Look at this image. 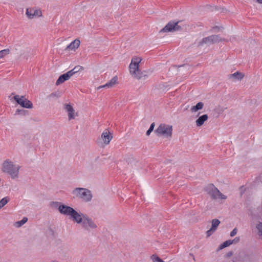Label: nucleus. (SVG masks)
I'll return each instance as SVG.
<instances>
[{
  "label": "nucleus",
  "instance_id": "obj_31",
  "mask_svg": "<svg viewBox=\"0 0 262 262\" xmlns=\"http://www.w3.org/2000/svg\"><path fill=\"white\" fill-rule=\"evenodd\" d=\"M142 59L140 57H134L131 62H134L135 64L139 65L140 62L141 61Z\"/></svg>",
  "mask_w": 262,
  "mask_h": 262
},
{
  "label": "nucleus",
  "instance_id": "obj_10",
  "mask_svg": "<svg viewBox=\"0 0 262 262\" xmlns=\"http://www.w3.org/2000/svg\"><path fill=\"white\" fill-rule=\"evenodd\" d=\"M13 99L23 107L31 108L33 107L32 103L30 100L25 98L23 96L19 97L18 95H15L13 97Z\"/></svg>",
  "mask_w": 262,
  "mask_h": 262
},
{
  "label": "nucleus",
  "instance_id": "obj_26",
  "mask_svg": "<svg viewBox=\"0 0 262 262\" xmlns=\"http://www.w3.org/2000/svg\"><path fill=\"white\" fill-rule=\"evenodd\" d=\"M152 262H165L161 259L157 254H153L150 256Z\"/></svg>",
  "mask_w": 262,
  "mask_h": 262
},
{
  "label": "nucleus",
  "instance_id": "obj_4",
  "mask_svg": "<svg viewBox=\"0 0 262 262\" xmlns=\"http://www.w3.org/2000/svg\"><path fill=\"white\" fill-rule=\"evenodd\" d=\"M155 132L157 136H161L165 138H171L172 132V125L161 124L155 130Z\"/></svg>",
  "mask_w": 262,
  "mask_h": 262
},
{
  "label": "nucleus",
  "instance_id": "obj_18",
  "mask_svg": "<svg viewBox=\"0 0 262 262\" xmlns=\"http://www.w3.org/2000/svg\"><path fill=\"white\" fill-rule=\"evenodd\" d=\"M244 77V74L239 72H236L229 75V78L234 80H241Z\"/></svg>",
  "mask_w": 262,
  "mask_h": 262
},
{
  "label": "nucleus",
  "instance_id": "obj_29",
  "mask_svg": "<svg viewBox=\"0 0 262 262\" xmlns=\"http://www.w3.org/2000/svg\"><path fill=\"white\" fill-rule=\"evenodd\" d=\"M256 228L258 231V235L262 237V223L259 222L256 226Z\"/></svg>",
  "mask_w": 262,
  "mask_h": 262
},
{
  "label": "nucleus",
  "instance_id": "obj_33",
  "mask_svg": "<svg viewBox=\"0 0 262 262\" xmlns=\"http://www.w3.org/2000/svg\"><path fill=\"white\" fill-rule=\"evenodd\" d=\"M66 73L67 75H68L69 78H70L74 74H75L72 69Z\"/></svg>",
  "mask_w": 262,
  "mask_h": 262
},
{
  "label": "nucleus",
  "instance_id": "obj_27",
  "mask_svg": "<svg viewBox=\"0 0 262 262\" xmlns=\"http://www.w3.org/2000/svg\"><path fill=\"white\" fill-rule=\"evenodd\" d=\"M28 221L27 217H24L21 221L16 222L15 223V226L17 227H20L25 224Z\"/></svg>",
  "mask_w": 262,
  "mask_h": 262
},
{
  "label": "nucleus",
  "instance_id": "obj_34",
  "mask_svg": "<svg viewBox=\"0 0 262 262\" xmlns=\"http://www.w3.org/2000/svg\"><path fill=\"white\" fill-rule=\"evenodd\" d=\"M237 229L236 228H235L231 232H230V236L231 237H233L234 236L235 234H236L237 233Z\"/></svg>",
  "mask_w": 262,
  "mask_h": 262
},
{
  "label": "nucleus",
  "instance_id": "obj_9",
  "mask_svg": "<svg viewBox=\"0 0 262 262\" xmlns=\"http://www.w3.org/2000/svg\"><path fill=\"white\" fill-rule=\"evenodd\" d=\"M178 24L179 21H170L160 30V32H171L180 31L182 28Z\"/></svg>",
  "mask_w": 262,
  "mask_h": 262
},
{
  "label": "nucleus",
  "instance_id": "obj_30",
  "mask_svg": "<svg viewBox=\"0 0 262 262\" xmlns=\"http://www.w3.org/2000/svg\"><path fill=\"white\" fill-rule=\"evenodd\" d=\"M84 69V68L81 66H75L72 70L75 73H76L78 72L81 71Z\"/></svg>",
  "mask_w": 262,
  "mask_h": 262
},
{
  "label": "nucleus",
  "instance_id": "obj_17",
  "mask_svg": "<svg viewBox=\"0 0 262 262\" xmlns=\"http://www.w3.org/2000/svg\"><path fill=\"white\" fill-rule=\"evenodd\" d=\"M208 115L207 114L203 115L199 117L195 121L196 125L198 127L202 126L205 121L208 119Z\"/></svg>",
  "mask_w": 262,
  "mask_h": 262
},
{
  "label": "nucleus",
  "instance_id": "obj_37",
  "mask_svg": "<svg viewBox=\"0 0 262 262\" xmlns=\"http://www.w3.org/2000/svg\"><path fill=\"white\" fill-rule=\"evenodd\" d=\"M233 255V252L232 251L231 252H228L227 254H226V256L227 257H230L231 256V255Z\"/></svg>",
  "mask_w": 262,
  "mask_h": 262
},
{
  "label": "nucleus",
  "instance_id": "obj_14",
  "mask_svg": "<svg viewBox=\"0 0 262 262\" xmlns=\"http://www.w3.org/2000/svg\"><path fill=\"white\" fill-rule=\"evenodd\" d=\"M134 78H136V79L138 80H140L142 81H145L146 80L148 77V72L146 71H144L142 72L139 71L134 76Z\"/></svg>",
  "mask_w": 262,
  "mask_h": 262
},
{
  "label": "nucleus",
  "instance_id": "obj_23",
  "mask_svg": "<svg viewBox=\"0 0 262 262\" xmlns=\"http://www.w3.org/2000/svg\"><path fill=\"white\" fill-rule=\"evenodd\" d=\"M62 203L56 201H52L50 203V206L55 209H57L59 211V207H61Z\"/></svg>",
  "mask_w": 262,
  "mask_h": 262
},
{
  "label": "nucleus",
  "instance_id": "obj_22",
  "mask_svg": "<svg viewBox=\"0 0 262 262\" xmlns=\"http://www.w3.org/2000/svg\"><path fill=\"white\" fill-rule=\"evenodd\" d=\"M60 96L61 95L59 92H55L48 96L47 98L51 101H54L59 98Z\"/></svg>",
  "mask_w": 262,
  "mask_h": 262
},
{
  "label": "nucleus",
  "instance_id": "obj_25",
  "mask_svg": "<svg viewBox=\"0 0 262 262\" xmlns=\"http://www.w3.org/2000/svg\"><path fill=\"white\" fill-rule=\"evenodd\" d=\"M10 201L9 196H6L0 200V209L6 205Z\"/></svg>",
  "mask_w": 262,
  "mask_h": 262
},
{
  "label": "nucleus",
  "instance_id": "obj_20",
  "mask_svg": "<svg viewBox=\"0 0 262 262\" xmlns=\"http://www.w3.org/2000/svg\"><path fill=\"white\" fill-rule=\"evenodd\" d=\"M117 83L118 77L117 76H115L105 84V86H107V88H112Z\"/></svg>",
  "mask_w": 262,
  "mask_h": 262
},
{
  "label": "nucleus",
  "instance_id": "obj_5",
  "mask_svg": "<svg viewBox=\"0 0 262 262\" xmlns=\"http://www.w3.org/2000/svg\"><path fill=\"white\" fill-rule=\"evenodd\" d=\"M59 212L61 214L69 216L70 219L74 222L79 211H77L72 207L62 204L61 207H59Z\"/></svg>",
  "mask_w": 262,
  "mask_h": 262
},
{
  "label": "nucleus",
  "instance_id": "obj_11",
  "mask_svg": "<svg viewBox=\"0 0 262 262\" xmlns=\"http://www.w3.org/2000/svg\"><path fill=\"white\" fill-rule=\"evenodd\" d=\"M26 15L28 18H38L42 15L41 11L36 8H29L26 10Z\"/></svg>",
  "mask_w": 262,
  "mask_h": 262
},
{
  "label": "nucleus",
  "instance_id": "obj_16",
  "mask_svg": "<svg viewBox=\"0 0 262 262\" xmlns=\"http://www.w3.org/2000/svg\"><path fill=\"white\" fill-rule=\"evenodd\" d=\"M139 65L135 64L131 62L129 64V72L130 74L134 77L139 71Z\"/></svg>",
  "mask_w": 262,
  "mask_h": 262
},
{
  "label": "nucleus",
  "instance_id": "obj_6",
  "mask_svg": "<svg viewBox=\"0 0 262 262\" xmlns=\"http://www.w3.org/2000/svg\"><path fill=\"white\" fill-rule=\"evenodd\" d=\"M113 139V135L110 130L105 129L102 133L101 136L97 140V144L101 147H104L108 145Z\"/></svg>",
  "mask_w": 262,
  "mask_h": 262
},
{
  "label": "nucleus",
  "instance_id": "obj_32",
  "mask_svg": "<svg viewBox=\"0 0 262 262\" xmlns=\"http://www.w3.org/2000/svg\"><path fill=\"white\" fill-rule=\"evenodd\" d=\"M154 127H155V123H152L150 126L149 128L146 132V134L147 136H149L150 135V134L151 133V132H152V130H154Z\"/></svg>",
  "mask_w": 262,
  "mask_h": 262
},
{
  "label": "nucleus",
  "instance_id": "obj_24",
  "mask_svg": "<svg viewBox=\"0 0 262 262\" xmlns=\"http://www.w3.org/2000/svg\"><path fill=\"white\" fill-rule=\"evenodd\" d=\"M232 243H233V241L231 240V239H229V240H227L225 242H224L223 244H222L219 248V250H221V249H223L229 246H230V245H231Z\"/></svg>",
  "mask_w": 262,
  "mask_h": 262
},
{
  "label": "nucleus",
  "instance_id": "obj_12",
  "mask_svg": "<svg viewBox=\"0 0 262 262\" xmlns=\"http://www.w3.org/2000/svg\"><path fill=\"white\" fill-rule=\"evenodd\" d=\"M211 227L206 232L207 237L210 236L217 229V227L220 224V221L218 219H213L211 221Z\"/></svg>",
  "mask_w": 262,
  "mask_h": 262
},
{
  "label": "nucleus",
  "instance_id": "obj_35",
  "mask_svg": "<svg viewBox=\"0 0 262 262\" xmlns=\"http://www.w3.org/2000/svg\"><path fill=\"white\" fill-rule=\"evenodd\" d=\"M24 111L23 110H17L16 112V114H19L21 113H23Z\"/></svg>",
  "mask_w": 262,
  "mask_h": 262
},
{
  "label": "nucleus",
  "instance_id": "obj_40",
  "mask_svg": "<svg viewBox=\"0 0 262 262\" xmlns=\"http://www.w3.org/2000/svg\"><path fill=\"white\" fill-rule=\"evenodd\" d=\"M190 256H192L193 257V259L194 260H195V257H194V255L192 254H191V253H190Z\"/></svg>",
  "mask_w": 262,
  "mask_h": 262
},
{
  "label": "nucleus",
  "instance_id": "obj_19",
  "mask_svg": "<svg viewBox=\"0 0 262 262\" xmlns=\"http://www.w3.org/2000/svg\"><path fill=\"white\" fill-rule=\"evenodd\" d=\"M70 78H69L68 75L66 73H64L61 75H60L57 80L56 82V85H58L60 84L63 83L64 81L69 80Z\"/></svg>",
  "mask_w": 262,
  "mask_h": 262
},
{
  "label": "nucleus",
  "instance_id": "obj_3",
  "mask_svg": "<svg viewBox=\"0 0 262 262\" xmlns=\"http://www.w3.org/2000/svg\"><path fill=\"white\" fill-rule=\"evenodd\" d=\"M74 197L80 199L85 202H90L92 199V194L90 190L84 188H76L72 191Z\"/></svg>",
  "mask_w": 262,
  "mask_h": 262
},
{
  "label": "nucleus",
  "instance_id": "obj_21",
  "mask_svg": "<svg viewBox=\"0 0 262 262\" xmlns=\"http://www.w3.org/2000/svg\"><path fill=\"white\" fill-rule=\"evenodd\" d=\"M204 106V103L202 102H198L195 105L193 106L190 108L192 113L198 112L199 110H202Z\"/></svg>",
  "mask_w": 262,
  "mask_h": 262
},
{
  "label": "nucleus",
  "instance_id": "obj_39",
  "mask_svg": "<svg viewBox=\"0 0 262 262\" xmlns=\"http://www.w3.org/2000/svg\"><path fill=\"white\" fill-rule=\"evenodd\" d=\"M256 2L260 4H262V0H256Z\"/></svg>",
  "mask_w": 262,
  "mask_h": 262
},
{
  "label": "nucleus",
  "instance_id": "obj_2",
  "mask_svg": "<svg viewBox=\"0 0 262 262\" xmlns=\"http://www.w3.org/2000/svg\"><path fill=\"white\" fill-rule=\"evenodd\" d=\"M74 222L80 224L82 228L85 231H90L97 228V225L95 221L88 215L80 211Z\"/></svg>",
  "mask_w": 262,
  "mask_h": 262
},
{
  "label": "nucleus",
  "instance_id": "obj_38",
  "mask_svg": "<svg viewBox=\"0 0 262 262\" xmlns=\"http://www.w3.org/2000/svg\"><path fill=\"white\" fill-rule=\"evenodd\" d=\"M101 88H107V86H106L105 84H104V85H102L99 86L97 89H100Z\"/></svg>",
  "mask_w": 262,
  "mask_h": 262
},
{
  "label": "nucleus",
  "instance_id": "obj_1",
  "mask_svg": "<svg viewBox=\"0 0 262 262\" xmlns=\"http://www.w3.org/2000/svg\"><path fill=\"white\" fill-rule=\"evenodd\" d=\"M20 168V165L9 159H7L2 164V170L9 175L12 179L16 180L19 177Z\"/></svg>",
  "mask_w": 262,
  "mask_h": 262
},
{
  "label": "nucleus",
  "instance_id": "obj_13",
  "mask_svg": "<svg viewBox=\"0 0 262 262\" xmlns=\"http://www.w3.org/2000/svg\"><path fill=\"white\" fill-rule=\"evenodd\" d=\"M64 109L68 113V119L69 120L74 119L75 116L78 115L77 113L75 112L73 106L70 104H66L64 105Z\"/></svg>",
  "mask_w": 262,
  "mask_h": 262
},
{
  "label": "nucleus",
  "instance_id": "obj_28",
  "mask_svg": "<svg viewBox=\"0 0 262 262\" xmlns=\"http://www.w3.org/2000/svg\"><path fill=\"white\" fill-rule=\"evenodd\" d=\"M10 50L9 49L1 50L0 51V59L8 55L10 53Z\"/></svg>",
  "mask_w": 262,
  "mask_h": 262
},
{
  "label": "nucleus",
  "instance_id": "obj_7",
  "mask_svg": "<svg viewBox=\"0 0 262 262\" xmlns=\"http://www.w3.org/2000/svg\"><path fill=\"white\" fill-rule=\"evenodd\" d=\"M224 40H225V39L222 38L219 35H212L203 38L198 43V46H201L204 45L209 46Z\"/></svg>",
  "mask_w": 262,
  "mask_h": 262
},
{
  "label": "nucleus",
  "instance_id": "obj_36",
  "mask_svg": "<svg viewBox=\"0 0 262 262\" xmlns=\"http://www.w3.org/2000/svg\"><path fill=\"white\" fill-rule=\"evenodd\" d=\"M233 241V243H237L239 241V237H235L234 239L232 240Z\"/></svg>",
  "mask_w": 262,
  "mask_h": 262
},
{
  "label": "nucleus",
  "instance_id": "obj_15",
  "mask_svg": "<svg viewBox=\"0 0 262 262\" xmlns=\"http://www.w3.org/2000/svg\"><path fill=\"white\" fill-rule=\"evenodd\" d=\"M80 43V40L76 39L66 47V50H75L79 47Z\"/></svg>",
  "mask_w": 262,
  "mask_h": 262
},
{
  "label": "nucleus",
  "instance_id": "obj_8",
  "mask_svg": "<svg viewBox=\"0 0 262 262\" xmlns=\"http://www.w3.org/2000/svg\"><path fill=\"white\" fill-rule=\"evenodd\" d=\"M208 193L212 199L226 200L227 199V196L222 194L219 190L213 185H211L209 187Z\"/></svg>",
  "mask_w": 262,
  "mask_h": 262
}]
</instances>
